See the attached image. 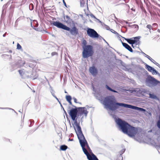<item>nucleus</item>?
<instances>
[{
  "label": "nucleus",
  "instance_id": "f257e3e1",
  "mask_svg": "<svg viewBox=\"0 0 160 160\" xmlns=\"http://www.w3.org/2000/svg\"><path fill=\"white\" fill-rule=\"evenodd\" d=\"M115 101L114 98L111 96H108L105 98L103 101L105 108L107 109L114 111L118 108V106H119L142 112L146 111L145 109L142 108L123 103L115 102Z\"/></svg>",
  "mask_w": 160,
  "mask_h": 160
},
{
  "label": "nucleus",
  "instance_id": "f03ea898",
  "mask_svg": "<svg viewBox=\"0 0 160 160\" xmlns=\"http://www.w3.org/2000/svg\"><path fill=\"white\" fill-rule=\"evenodd\" d=\"M115 121L122 132L130 137H134L137 133L138 131L137 128L131 126L127 122L120 118L116 119Z\"/></svg>",
  "mask_w": 160,
  "mask_h": 160
},
{
  "label": "nucleus",
  "instance_id": "7ed1b4c3",
  "mask_svg": "<svg viewBox=\"0 0 160 160\" xmlns=\"http://www.w3.org/2000/svg\"><path fill=\"white\" fill-rule=\"evenodd\" d=\"M77 134L82 149L83 150L87 148L88 150L91 151V149L86 140L85 139L82 132L80 133H77Z\"/></svg>",
  "mask_w": 160,
  "mask_h": 160
},
{
  "label": "nucleus",
  "instance_id": "20e7f679",
  "mask_svg": "<svg viewBox=\"0 0 160 160\" xmlns=\"http://www.w3.org/2000/svg\"><path fill=\"white\" fill-rule=\"evenodd\" d=\"M83 50L82 52V56L84 58H87L92 55L93 47L91 45H87L85 47H83Z\"/></svg>",
  "mask_w": 160,
  "mask_h": 160
},
{
  "label": "nucleus",
  "instance_id": "39448f33",
  "mask_svg": "<svg viewBox=\"0 0 160 160\" xmlns=\"http://www.w3.org/2000/svg\"><path fill=\"white\" fill-rule=\"evenodd\" d=\"M78 114L77 116V119L78 121L82 122V119L84 117H86L88 112L87 111L85 107H78Z\"/></svg>",
  "mask_w": 160,
  "mask_h": 160
},
{
  "label": "nucleus",
  "instance_id": "423d86ee",
  "mask_svg": "<svg viewBox=\"0 0 160 160\" xmlns=\"http://www.w3.org/2000/svg\"><path fill=\"white\" fill-rule=\"evenodd\" d=\"M147 86L152 87L156 86L160 83V82L151 76H148L146 81Z\"/></svg>",
  "mask_w": 160,
  "mask_h": 160
},
{
  "label": "nucleus",
  "instance_id": "0eeeda50",
  "mask_svg": "<svg viewBox=\"0 0 160 160\" xmlns=\"http://www.w3.org/2000/svg\"><path fill=\"white\" fill-rule=\"evenodd\" d=\"M72 107L75 108H72L70 111L69 114L73 121H74L75 120L78 121V119H77L78 114V108L75 106H72Z\"/></svg>",
  "mask_w": 160,
  "mask_h": 160
},
{
  "label": "nucleus",
  "instance_id": "6e6552de",
  "mask_svg": "<svg viewBox=\"0 0 160 160\" xmlns=\"http://www.w3.org/2000/svg\"><path fill=\"white\" fill-rule=\"evenodd\" d=\"M84 153L86 155L88 160H98L96 156L87 148L82 150Z\"/></svg>",
  "mask_w": 160,
  "mask_h": 160
},
{
  "label": "nucleus",
  "instance_id": "1a4fd4ad",
  "mask_svg": "<svg viewBox=\"0 0 160 160\" xmlns=\"http://www.w3.org/2000/svg\"><path fill=\"white\" fill-rule=\"evenodd\" d=\"M140 38V37L138 36L131 38L130 39L125 38H124L129 44H135V45L136 46L139 45L140 42L139 39Z\"/></svg>",
  "mask_w": 160,
  "mask_h": 160
},
{
  "label": "nucleus",
  "instance_id": "9d476101",
  "mask_svg": "<svg viewBox=\"0 0 160 160\" xmlns=\"http://www.w3.org/2000/svg\"><path fill=\"white\" fill-rule=\"evenodd\" d=\"M87 32V34L91 38H96L99 37V34L93 29L88 28Z\"/></svg>",
  "mask_w": 160,
  "mask_h": 160
},
{
  "label": "nucleus",
  "instance_id": "9b49d317",
  "mask_svg": "<svg viewBox=\"0 0 160 160\" xmlns=\"http://www.w3.org/2000/svg\"><path fill=\"white\" fill-rule=\"evenodd\" d=\"M52 24L53 26L65 30L68 29L67 26L58 21H53Z\"/></svg>",
  "mask_w": 160,
  "mask_h": 160
},
{
  "label": "nucleus",
  "instance_id": "f8f14e48",
  "mask_svg": "<svg viewBox=\"0 0 160 160\" xmlns=\"http://www.w3.org/2000/svg\"><path fill=\"white\" fill-rule=\"evenodd\" d=\"M68 29L66 30L69 31L70 33L72 35H76L78 33V29L75 27H73L72 29L67 26Z\"/></svg>",
  "mask_w": 160,
  "mask_h": 160
},
{
  "label": "nucleus",
  "instance_id": "ddd939ff",
  "mask_svg": "<svg viewBox=\"0 0 160 160\" xmlns=\"http://www.w3.org/2000/svg\"><path fill=\"white\" fill-rule=\"evenodd\" d=\"M80 122H81V121H79L77 120H75V121L74 122V124L77 127V131H76V129L74 128L75 130L77 133H80V132H82L81 130V128L79 125Z\"/></svg>",
  "mask_w": 160,
  "mask_h": 160
},
{
  "label": "nucleus",
  "instance_id": "4468645a",
  "mask_svg": "<svg viewBox=\"0 0 160 160\" xmlns=\"http://www.w3.org/2000/svg\"><path fill=\"white\" fill-rule=\"evenodd\" d=\"M89 71L90 72L93 76H95L98 73V70L94 66H92L89 68Z\"/></svg>",
  "mask_w": 160,
  "mask_h": 160
},
{
  "label": "nucleus",
  "instance_id": "2eb2a0df",
  "mask_svg": "<svg viewBox=\"0 0 160 160\" xmlns=\"http://www.w3.org/2000/svg\"><path fill=\"white\" fill-rule=\"evenodd\" d=\"M18 72L22 78H25L26 77H29L28 75H26L27 72H25L24 69L19 70Z\"/></svg>",
  "mask_w": 160,
  "mask_h": 160
},
{
  "label": "nucleus",
  "instance_id": "dca6fc26",
  "mask_svg": "<svg viewBox=\"0 0 160 160\" xmlns=\"http://www.w3.org/2000/svg\"><path fill=\"white\" fill-rule=\"evenodd\" d=\"M121 42L123 46L125 47V48L131 52H133V50L132 48L129 45L126 43L122 42V41Z\"/></svg>",
  "mask_w": 160,
  "mask_h": 160
},
{
  "label": "nucleus",
  "instance_id": "f3484780",
  "mask_svg": "<svg viewBox=\"0 0 160 160\" xmlns=\"http://www.w3.org/2000/svg\"><path fill=\"white\" fill-rule=\"evenodd\" d=\"M18 61L16 62V68H18L20 67L23 66L25 63L24 61H22L18 59Z\"/></svg>",
  "mask_w": 160,
  "mask_h": 160
},
{
  "label": "nucleus",
  "instance_id": "a211bd4d",
  "mask_svg": "<svg viewBox=\"0 0 160 160\" xmlns=\"http://www.w3.org/2000/svg\"><path fill=\"white\" fill-rule=\"evenodd\" d=\"M63 18L64 19V22L66 23L69 24L71 23L72 19L68 16L64 15Z\"/></svg>",
  "mask_w": 160,
  "mask_h": 160
},
{
  "label": "nucleus",
  "instance_id": "6ab92c4d",
  "mask_svg": "<svg viewBox=\"0 0 160 160\" xmlns=\"http://www.w3.org/2000/svg\"><path fill=\"white\" fill-rule=\"evenodd\" d=\"M148 94L149 96V98L156 100H159V98L154 94L149 93Z\"/></svg>",
  "mask_w": 160,
  "mask_h": 160
},
{
  "label": "nucleus",
  "instance_id": "aec40b11",
  "mask_svg": "<svg viewBox=\"0 0 160 160\" xmlns=\"http://www.w3.org/2000/svg\"><path fill=\"white\" fill-rule=\"evenodd\" d=\"M142 53L143 55L146 57H147L148 59L151 62L153 63H155V62H156L153 59L151 58L149 56L147 55L144 52H142Z\"/></svg>",
  "mask_w": 160,
  "mask_h": 160
},
{
  "label": "nucleus",
  "instance_id": "412c9836",
  "mask_svg": "<svg viewBox=\"0 0 160 160\" xmlns=\"http://www.w3.org/2000/svg\"><path fill=\"white\" fill-rule=\"evenodd\" d=\"M145 67H146V68L150 72H151V71H152V70H153V68L152 67L149 66V65H148L146 63H145Z\"/></svg>",
  "mask_w": 160,
  "mask_h": 160
},
{
  "label": "nucleus",
  "instance_id": "4be33fe9",
  "mask_svg": "<svg viewBox=\"0 0 160 160\" xmlns=\"http://www.w3.org/2000/svg\"><path fill=\"white\" fill-rule=\"evenodd\" d=\"M87 2L86 4H87V1H86V0H80V6L82 7H84L85 4V2Z\"/></svg>",
  "mask_w": 160,
  "mask_h": 160
},
{
  "label": "nucleus",
  "instance_id": "5701e85b",
  "mask_svg": "<svg viewBox=\"0 0 160 160\" xmlns=\"http://www.w3.org/2000/svg\"><path fill=\"white\" fill-rule=\"evenodd\" d=\"M105 87L108 90H109L110 91H112V92H118L117 91L112 89L111 88H110V87H109L107 85H105Z\"/></svg>",
  "mask_w": 160,
  "mask_h": 160
},
{
  "label": "nucleus",
  "instance_id": "b1692460",
  "mask_svg": "<svg viewBox=\"0 0 160 160\" xmlns=\"http://www.w3.org/2000/svg\"><path fill=\"white\" fill-rule=\"evenodd\" d=\"M68 148V147L65 145H62L60 147V149L62 151L65 150Z\"/></svg>",
  "mask_w": 160,
  "mask_h": 160
},
{
  "label": "nucleus",
  "instance_id": "393cba45",
  "mask_svg": "<svg viewBox=\"0 0 160 160\" xmlns=\"http://www.w3.org/2000/svg\"><path fill=\"white\" fill-rule=\"evenodd\" d=\"M157 126L159 129H160V114L158 117V119L157 123Z\"/></svg>",
  "mask_w": 160,
  "mask_h": 160
},
{
  "label": "nucleus",
  "instance_id": "a878e982",
  "mask_svg": "<svg viewBox=\"0 0 160 160\" xmlns=\"http://www.w3.org/2000/svg\"><path fill=\"white\" fill-rule=\"evenodd\" d=\"M66 99L67 101H71L72 97L70 95H67L66 96Z\"/></svg>",
  "mask_w": 160,
  "mask_h": 160
},
{
  "label": "nucleus",
  "instance_id": "bb28decb",
  "mask_svg": "<svg viewBox=\"0 0 160 160\" xmlns=\"http://www.w3.org/2000/svg\"><path fill=\"white\" fill-rule=\"evenodd\" d=\"M136 92H137L139 93H141L142 92H145L144 91L145 90H143V91L142 90H141L139 88H137L135 90Z\"/></svg>",
  "mask_w": 160,
  "mask_h": 160
},
{
  "label": "nucleus",
  "instance_id": "cd10ccee",
  "mask_svg": "<svg viewBox=\"0 0 160 160\" xmlns=\"http://www.w3.org/2000/svg\"><path fill=\"white\" fill-rule=\"evenodd\" d=\"M29 8L30 10H32L34 8V6L33 4L30 3L29 5Z\"/></svg>",
  "mask_w": 160,
  "mask_h": 160
},
{
  "label": "nucleus",
  "instance_id": "c85d7f7f",
  "mask_svg": "<svg viewBox=\"0 0 160 160\" xmlns=\"http://www.w3.org/2000/svg\"><path fill=\"white\" fill-rule=\"evenodd\" d=\"M147 28H148L150 32H151V30L152 28V26L150 24L146 26Z\"/></svg>",
  "mask_w": 160,
  "mask_h": 160
},
{
  "label": "nucleus",
  "instance_id": "c756f323",
  "mask_svg": "<svg viewBox=\"0 0 160 160\" xmlns=\"http://www.w3.org/2000/svg\"><path fill=\"white\" fill-rule=\"evenodd\" d=\"M153 70H152V71H151V72L153 74H156L157 72H158V71H157L155 69H154V68L153 69Z\"/></svg>",
  "mask_w": 160,
  "mask_h": 160
},
{
  "label": "nucleus",
  "instance_id": "7c9ffc66",
  "mask_svg": "<svg viewBox=\"0 0 160 160\" xmlns=\"http://www.w3.org/2000/svg\"><path fill=\"white\" fill-rule=\"evenodd\" d=\"M87 43V42H86V40H83L82 41V44L84 46L83 47H85L86 46H87V45H86Z\"/></svg>",
  "mask_w": 160,
  "mask_h": 160
},
{
  "label": "nucleus",
  "instance_id": "2f4dec72",
  "mask_svg": "<svg viewBox=\"0 0 160 160\" xmlns=\"http://www.w3.org/2000/svg\"><path fill=\"white\" fill-rule=\"evenodd\" d=\"M21 48H22V47H21V46L18 43L17 45V49L19 50V49H21Z\"/></svg>",
  "mask_w": 160,
  "mask_h": 160
},
{
  "label": "nucleus",
  "instance_id": "473e14b6",
  "mask_svg": "<svg viewBox=\"0 0 160 160\" xmlns=\"http://www.w3.org/2000/svg\"><path fill=\"white\" fill-rule=\"evenodd\" d=\"M50 90L51 93H55L53 89L52 88L51 86H50Z\"/></svg>",
  "mask_w": 160,
  "mask_h": 160
},
{
  "label": "nucleus",
  "instance_id": "72a5a7b5",
  "mask_svg": "<svg viewBox=\"0 0 160 160\" xmlns=\"http://www.w3.org/2000/svg\"><path fill=\"white\" fill-rule=\"evenodd\" d=\"M0 109H9L12 110H14L13 109L11 108H0Z\"/></svg>",
  "mask_w": 160,
  "mask_h": 160
},
{
  "label": "nucleus",
  "instance_id": "f704fd0d",
  "mask_svg": "<svg viewBox=\"0 0 160 160\" xmlns=\"http://www.w3.org/2000/svg\"><path fill=\"white\" fill-rule=\"evenodd\" d=\"M132 26L133 28H137V29H138V26L137 25L135 24L132 25Z\"/></svg>",
  "mask_w": 160,
  "mask_h": 160
},
{
  "label": "nucleus",
  "instance_id": "c9c22d12",
  "mask_svg": "<svg viewBox=\"0 0 160 160\" xmlns=\"http://www.w3.org/2000/svg\"><path fill=\"white\" fill-rule=\"evenodd\" d=\"M125 149H123L122 150L120 151V152L121 153L120 155H121L122 154H123V153H124V152H125Z\"/></svg>",
  "mask_w": 160,
  "mask_h": 160
},
{
  "label": "nucleus",
  "instance_id": "e433bc0d",
  "mask_svg": "<svg viewBox=\"0 0 160 160\" xmlns=\"http://www.w3.org/2000/svg\"><path fill=\"white\" fill-rule=\"evenodd\" d=\"M110 31L112 32V33H114L117 34H118V33L117 32H116V31H115L114 30H113V29H110Z\"/></svg>",
  "mask_w": 160,
  "mask_h": 160
},
{
  "label": "nucleus",
  "instance_id": "4c0bfd02",
  "mask_svg": "<svg viewBox=\"0 0 160 160\" xmlns=\"http://www.w3.org/2000/svg\"><path fill=\"white\" fill-rule=\"evenodd\" d=\"M104 26H105V28L107 29V30H109V27L108 26L105 25V24H104Z\"/></svg>",
  "mask_w": 160,
  "mask_h": 160
},
{
  "label": "nucleus",
  "instance_id": "58836bf2",
  "mask_svg": "<svg viewBox=\"0 0 160 160\" xmlns=\"http://www.w3.org/2000/svg\"><path fill=\"white\" fill-rule=\"evenodd\" d=\"M73 100H74V102L76 103H78V102H77V99L76 98H73Z\"/></svg>",
  "mask_w": 160,
  "mask_h": 160
},
{
  "label": "nucleus",
  "instance_id": "ea45409f",
  "mask_svg": "<svg viewBox=\"0 0 160 160\" xmlns=\"http://www.w3.org/2000/svg\"><path fill=\"white\" fill-rule=\"evenodd\" d=\"M90 16L91 17H92V18H95L96 19V18L95 17L93 14H91L90 15Z\"/></svg>",
  "mask_w": 160,
  "mask_h": 160
},
{
  "label": "nucleus",
  "instance_id": "a19ab883",
  "mask_svg": "<svg viewBox=\"0 0 160 160\" xmlns=\"http://www.w3.org/2000/svg\"><path fill=\"white\" fill-rule=\"evenodd\" d=\"M57 54V52H53L52 53V56L54 55Z\"/></svg>",
  "mask_w": 160,
  "mask_h": 160
},
{
  "label": "nucleus",
  "instance_id": "79ce46f5",
  "mask_svg": "<svg viewBox=\"0 0 160 160\" xmlns=\"http://www.w3.org/2000/svg\"><path fill=\"white\" fill-rule=\"evenodd\" d=\"M152 26L153 27H156L157 26V23H154L152 24Z\"/></svg>",
  "mask_w": 160,
  "mask_h": 160
},
{
  "label": "nucleus",
  "instance_id": "37998d69",
  "mask_svg": "<svg viewBox=\"0 0 160 160\" xmlns=\"http://www.w3.org/2000/svg\"><path fill=\"white\" fill-rule=\"evenodd\" d=\"M63 4H64V5L65 7H67V5H66V2H65V1H64V0H63Z\"/></svg>",
  "mask_w": 160,
  "mask_h": 160
},
{
  "label": "nucleus",
  "instance_id": "c03bdc74",
  "mask_svg": "<svg viewBox=\"0 0 160 160\" xmlns=\"http://www.w3.org/2000/svg\"><path fill=\"white\" fill-rule=\"evenodd\" d=\"M68 102L69 103V104H70V105H72V106H73V105L72 104V102H71V101H68Z\"/></svg>",
  "mask_w": 160,
  "mask_h": 160
},
{
  "label": "nucleus",
  "instance_id": "a18cd8bd",
  "mask_svg": "<svg viewBox=\"0 0 160 160\" xmlns=\"http://www.w3.org/2000/svg\"><path fill=\"white\" fill-rule=\"evenodd\" d=\"M34 1L36 2V6H37L38 4V2L37 0H34Z\"/></svg>",
  "mask_w": 160,
  "mask_h": 160
},
{
  "label": "nucleus",
  "instance_id": "49530a36",
  "mask_svg": "<svg viewBox=\"0 0 160 160\" xmlns=\"http://www.w3.org/2000/svg\"><path fill=\"white\" fill-rule=\"evenodd\" d=\"M63 109L64 111V113L66 115H67V112H66V111L64 110V109L63 108Z\"/></svg>",
  "mask_w": 160,
  "mask_h": 160
},
{
  "label": "nucleus",
  "instance_id": "de8ad7c7",
  "mask_svg": "<svg viewBox=\"0 0 160 160\" xmlns=\"http://www.w3.org/2000/svg\"><path fill=\"white\" fill-rule=\"evenodd\" d=\"M52 96L54 97L55 98V97H56L55 95V93H52Z\"/></svg>",
  "mask_w": 160,
  "mask_h": 160
},
{
  "label": "nucleus",
  "instance_id": "09e8293b",
  "mask_svg": "<svg viewBox=\"0 0 160 160\" xmlns=\"http://www.w3.org/2000/svg\"><path fill=\"white\" fill-rule=\"evenodd\" d=\"M96 19L98 21V22H99V23H102V22L99 19L96 18Z\"/></svg>",
  "mask_w": 160,
  "mask_h": 160
},
{
  "label": "nucleus",
  "instance_id": "8fccbe9b",
  "mask_svg": "<svg viewBox=\"0 0 160 160\" xmlns=\"http://www.w3.org/2000/svg\"><path fill=\"white\" fill-rule=\"evenodd\" d=\"M155 64H156L157 66H159V64L158 63H157L156 62H155Z\"/></svg>",
  "mask_w": 160,
  "mask_h": 160
},
{
  "label": "nucleus",
  "instance_id": "3c124183",
  "mask_svg": "<svg viewBox=\"0 0 160 160\" xmlns=\"http://www.w3.org/2000/svg\"><path fill=\"white\" fill-rule=\"evenodd\" d=\"M156 74L158 75V76L160 77V74L158 72H157Z\"/></svg>",
  "mask_w": 160,
  "mask_h": 160
},
{
  "label": "nucleus",
  "instance_id": "603ef678",
  "mask_svg": "<svg viewBox=\"0 0 160 160\" xmlns=\"http://www.w3.org/2000/svg\"><path fill=\"white\" fill-rule=\"evenodd\" d=\"M55 98L56 99V100L58 101L59 100H58V98H57L56 97H55Z\"/></svg>",
  "mask_w": 160,
  "mask_h": 160
},
{
  "label": "nucleus",
  "instance_id": "864d4df0",
  "mask_svg": "<svg viewBox=\"0 0 160 160\" xmlns=\"http://www.w3.org/2000/svg\"><path fill=\"white\" fill-rule=\"evenodd\" d=\"M134 44H131L132 45V46L133 48H134Z\"/></svg>",
  "mask_w": 160,
  "mask_h": 160
},
{
  "label": "nucleus",
  "instance_id": "5fc2aeb1",
  "mask_svg": "<svg viewBox=\"0 0 160 160\" xmlns=\"http://www.w3.org/2000/svg\"><path fill=\"white\" fill-rule=\"evenodd\" d=\"M5 36H6V33L4 34L3 35V37H5Z\"/></svg>",
  "mask_w": 160,
  "mask_h": 160
},
{
  "label": "nucleus",
  "instance_id": "6e6d98bb",
  "mask_svg": "<svg viewBox=\"0 0 160 160\" xmlns=\"http://www.w3.org/2000/svg\"><path fill=\"white\" fill-rule=\"evenodd\" d=\"M73 140V139H69V141H72Z\"/></svg>",
  "mask_w": 160,
  "mask_h": 160
},
{
  "label": "nucleus",
  "instance_id": "4d7b16f0",
  "mask_svg": "<svg viewBox=\"0 0 160 160\" xmlns=\"http://www.w3.org/2000/svg\"><path fill=\"white\" fill-rule=\"evenodd\" d=\"M58 102H59V103L61 104V102H60V101L59 100L58 101Z\"/></svg>",
  "mask_w": 160,
  "mask_h": 160
},
{
  "label": "nucleus",
  "instance_id": "13d9d810",
  "mask_svg": "<svg viewBox=\"0 0 160 160\" xmlns=\"http://www.w3.org/2000/svg\"><path fill=\"white\" fill-rule=\"evenodd\" d=\"M131 10H132L133 11H135V9H133V8H131Z\"/></svg>",
  "mask_w": 160,
  "mask_h": 160
},
{
  "label": "nucleus",
  "instance_id": "bf43d9fd",
  "mask_svg": "<svg viewBox=\"0 0 160 160\" xmlns=\"http://www.w3.org/2000/svg\"><path fill=\"white\" fill-rule=\"evenodd\" d=\"M31 27H32V22H31Z\"/></svg>",
  "mask_w": 160,
  "mask_h": 160
},
{
  "label": "nucleus",
  "instance_id": "052dcab7",
  "mask_svg": "<svg viewBox=\"0 0 160 160\" xmlns=\"http://www.w3.org/2000/svg\"><path fill=\"white\" fill-rule=\"evenodd\" d=\"M60 106H61V107H62V108H63V107H62V104H60Z\"/></svg>",
  "mask_w": 160,
  "mask_h": 160
},
{
  "label": "nucleus",
  "instance_id": "680f3d73",
  "mask_svg": "<svg viewBox=\"0 0 160 160\" xmlns=\"http://www.w3.org/2000/svg\"><path fill=\"white\" fill-rule=\"evenodd\" d=\"M158 32H160V30H159V29H158Z\"/></svg>",
  "mask_w": 160,
  "mask_h": 160
},
{
  "label": "nucleus",
  "instance_id": "e2e57ef3",
  "mask_svg": "<svg viewBox=\"0 0 160 160\" xmlns=\"http://www.w3.org/2000/svg\"><path fill=\"white\" fill-rule=\"evenodd\" d=\"M65 93H67V92L66 91H65Z\"/></svg>",
  "mask_w": 160,
  "mask_h": 160
},
{
  "label": "nucleus",
  "instance_id": "0e129e2a",
  "mask_svg": "<svg viewBox=\"0 0 160 160\" xmlns=\"http://www.w3.org/2000/svg\"><path fill=\"white\" fill-rule=\"evenodd\" d=\"M104 41L106 42L107 43V42H106V41H105V40H104Z\"/></svg>",
  "mask_w": 160,
  "mask_h": 160
},
{
  "label": "nucleus",
  "instance_id": "69168bd1",
  "mask_svg": "<svg viewBox=\"0 0 160 160\" xmlns=\"http://www.w3.org/2000/svg\"><path fill=\"white\" fill-rule=\"evenodd\" d=\"M128 22H126V23H127V24H128Z\"/></svg>",
  "mask_w": 160,
  "mask_h": 160
},
{
  "label": "nucleus",
  "instance_id": "338daca9",
  "mask_svg": "<svg viewBox=\"0 0 160 160\" xmlns=\"http://www.w3.org/2000/svg\"><path fill=\"white\" fill-rule=\"evenodd\" d=\"M34 29H35V30H36V28H34Z\"/></svg>",
  "mask_w": 160,
  "mask_h": 160
},
{
  "label": "nucleus",
  "instance_id": "774afa93",
  "mask_svg": "<svg viewBox=\"0 0 160 160\" xmlns=\"http://www.w3.org/2000/svg\"><path fill=\"white\" fill-rule=\"evenodd\" d=\"M38 24L36 26V27H38Z\"/></svg>",
  "mask_w": 160,
  "mask_h": 160
}]
</instances>
